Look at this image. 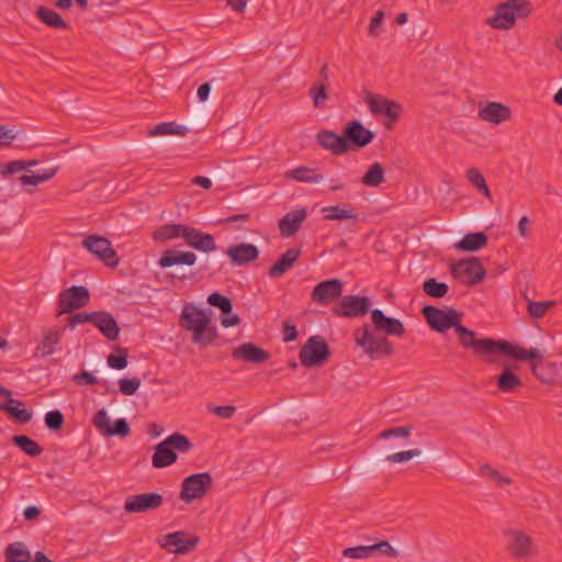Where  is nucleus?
I'll return each instance as SVG.
<instances>
[{
	"label": "nucleus",
	"instance_id": "nucleus-1",
	"mask_svg": "<svg viewBox=\"0 0 562 562\" xmlns=\"http://www.w3.org/2000/svg\"><path fill=\"white\" fill-rule=\"evenodd\" d=\"M429 327L437 333H446L454 328L460 345L464 349H474V351H527V349L515 346L506 340H494L492 338L475 337L474 331L461 325L462 313L453 308L441 310L432 305H426L422 310ZM528 351H539L536 347H530Z\"/></svg>",
	"mask_w": 562,
	"mask_h": 562
},
{
	"label": "nucleus",
	"instance_id": "nucleus-2",
	"mask_svg": "<svg viewBox=\"0 0 562 562\" xmlns=\"http://www.w3.org/2000/svg\"><path fill=\"white\" fill-rule=\"evenodd\" d=\"M371 319L373 328L370 325H364L355 330L357 345L364 348L366 351H391L392 345L380 334L401 337L405 333L403 323L397 318L386 316L379 308L371 312Z\"/></svg>",
	"mask_w": 562,
	"mask_h": 562
},
{
	"label": "nucleus",
	"instance_id": "nucleus-3",
	"mask_svg": "<svg viewBox=\"0 0 562 562\" xmlns=\"http://www.w3.org/2000/svg\"><path fill=\"white\" fill-rule=\"evenodd\" d=\"M180 325L192 331V340L203 347L212 344L217 337L215 327L211 325L210 315L192 305L183 307Z\"/></svg>",
	"mask_w": 562,
	"mask_h": 562
},
{
	"label": "nucleus",
	"instance_id": "nucleus-4",
	"mask_svg": "<svg viewBox=\"0 0 562 562\" xmlns=\"http://www.w3.org/2000/svg\"><path fill=\"white\" fill-rule=\"evenodd\" d=\"M529 361L532 373L542 383L555 384L562 380V361L553 353H506Z\"/></svg>",
	"mask_w": 562,
	"mask_h": 562
},
{
	"label": "nucleus",
	"instance_id": "nucleus-5",
	"mask_svg": "<svg viewBox=\"0 0 562 562\" xmlns=\"http://www.w3.org/2000/svg\"><path fill=\"white\" fill-rule=\"evenodd\" d=\"M531 11V3L527 0H506L495 7L494 14L485 23L492 29L508 31L517 20L529 16Z\"/></svg>",
	"mask_w": 562,
	"mask_h": 562
},
{
	"label": "nucleus",
	"instance_id": "nucleus-6",
	"mask_svg": "<svg viewBox=\"0 0 562 562\" xmlns=\"http://www.w3.org/2000/svg\"><path fill=\"white\" fill-rule=\"evenodd\" d=\"M192 449L189 438L182 434L175 432L155 447L151 458L154 468L160 469L171 465L177 461V451L188 452Z\"/></svg>",
	"mask_w": 562,
	"mask_h": 562
},
{
	"label": "nucleus",
	"instance_id": "nucleus-7",
	"mask_svg": "<svg viewBox=\"0 0 562 562\" xmlns=\"http://www.w3.org/2000/svg\"><path fill=\"white\" fill-rule=\"evenodd\" d=\"M505 551L515 560L528 561L538 555L532 538L524 530L506 528L503 531Z\"/></svg>",
	"mask_w": 562,
	"mask_h": 562
},
{
	"label": "nucleus",
	"instance_id": "nucleus-8",
	"mask_svg": "<svg viewBox=\"0 0 562 562\" xmlns=\"http://www.w3.org/2000/svg\"><path fill=\"white\" fill-rule=\"evenodd\" d=\"M81 245L106 267L116 268L119 266L120 259L108 238L99 235H89L83 238Z\"/></svg>",
	"mask_w": 562,
	"mask_h": 562
},
{
	"label": "nucleus",
	"instance_id": "nucleus-9",
	"mask_svg": "<svg viewBox=\"0 0 562 562\" xmlns=\"http://www.w3.org/2000/svg\"><path fill=\"white\" fill-rule=\"evenodd\" d=\"M213 479L209 472L187 476L181 484L180 498L189 504L202 498L212 487Z\"/></svg>",
	"mask_w": 562,
	"mask_h": 562
},
{
	"label": "nucleus",
	"instance_id": "nucleus-10",
	"mask_svg": "<svg viewBox=\"0 0 562 562\" xmlns=\"http://www.w3.org/2000/svg\"><path fill=\"white\" fill-rule=\"evenodd\" d=\"M451 274L454 278L465 277L464 284L475 285L482 282L486 276V270L476 257L459 260L451 267Z\"/></svg>",
	"mask_w": 562,
	"mask_h": 562
},
{
	"label": "nucleus",
	"instance_id": "nucleus-11",
	"mask_svg": "<svg viewBox=\"0 0 562 562\" xmlns=\"http://www.w3.org/2000/svg\"><path fill=\"white\" fill-rule=\"evenodd\" d=\"M90 293L86 286L72 285L64 290L58 295V310L59 314H67L74 310L81 308L88 304Z\"/></svg>",
	"mask_w": 562,
	"mask_h": 562
},
{
	"label": "nucleus",
	"instance_id": "nucleus-12",
	"mask_svg": "<svg viewBox=\"0 0 562 562\" xmlns=\"http://www.w3.org/2000/svg\"><path fill=\"white\" fill-rule=\"evenodd\" d=\"M501 355L504 356V359L501 360L502 373L496 380V385L502 392L513 393L521 386V380L515 373L518 368L517 362L521 360L515 356Z\"/></svg>",
	"mask_w": 562,
	"mask_h": 562
},
{
	"label": "nucleus",
	"instance_id": "nucleus-13",
	"mask_svg": "<svg viewBox=\"0 0 562 562\" xmlns=\"http://www.w3.org/2000/svg\"><path fill=\"white\" fill-rule=\"evenodd\" d=\"M342 135L346 139L348 151L364 148L372 143L374 138V133L358 120L347 122L344 126Z\"/></svg>",
	"mask_w": 562,
	"mask_h": 562
},
{
	"label": "nucleus",
	"instance_id": "nucleus-14",
	"mask_svg": "<svg viewBox=\"0 0 562 562\" xmlns=\"http://www.w3.org/2000/svg\"><path fill=\"white\" fill-rule=\"evenodd\" d=\"M370 306L371 301L368 296L346 295L333 307V313L346 318L361 317L369 312Z\"/></svg>",
	"mask_w": 562,
	"mask_h": 562
},
{
	"label": "nucleus",
	"instance_id": "nucleus-15",
	"mask_svg": "<svg viewBox=\"0 0 562 562\" xmlns=\"http://www.w3.org/2000/svg\"><path fill=\"white\" fill-rule=\"evenodd\" d=\"M198 543L199 537L189 536L183 531L168 533L159 539L160 547L175 554L189 553Z\"/></svg>",
	"mask_w": 562,
	"mask_h": 562
},
{
	"label": "nucleus",
	"instance_id": "nucleus-16",
	"mask_svg": "<svg viewBox=\"0 0 562 562\" xmlns=\"http://www.w3.org/2000/svg\"><path fill=\"white\" fill-rule=\"evenodd\" d=\"M164 504V497L156 492L131 495L126 498V513L142 514L158 509Z\"/></svg>",
	"mask_w": 562,
	"mask_h": 562
},
{
	"label": "nucleus",
	"instance_id": "nucleus-17",
	"mask_svg": "<svg viewBox=\"0 0 562 562\" xmlns=\"http://www.w3.org/2000/svg\"><path fill=\"white\" fill-rule=\"evenodd\" d=\"M477 116L484 122L499 125L509 121L513 116V112L512 109L504 103L486 101L479 103Z\"/></svg>",
	"mask_w": 562,
	"mask_h": 562
},
{
	"label": "nucleus",
	"instance_id": "nucleus-18",
	"mask_svg": "<svg viewBox=\"0 0 562 562\" xmlns=\"http://www.w3.org/2000/svg\"><path fill=\"white\" fill-rule=\"evenodd\" d=\"M344 283L339 279H330L316 284L311 293V299L317 304L327 305L341 296Z\"/></svg>",
	"mask_w": 562,
	"mask_h": 562
},
{
	"label": "nucleus",
	"instance_id": "nucleus-19",
	"mask_svg": "<svg viewBox=\"0 0 562 562\" xmlns=\"http://www.w3.org/2000/svg\"><path fill=\"white\" fill-rule=\"evenodd\" d=\"M93 425L104 436H119L125 438L130 435L131 429L125 418H119L114 422L113 426L110 424V418L105 409H100L93 417Z\"/></svg>",
	"mask_w": 562,
	"mask_h": 562
},
{
	"label": "nucleus",
	"instance_id": "nucleus-20",
	"mask_svg": "<svg viewBox=\"0 0 562 562\" xmlns=\"http://www.w3.org/2000/svg\"><path fill=\"white\" fill-rule=\"evenodd\" d=\"M366 103L373 115L382 114L392 121H397L402 113V105L400 103L383 97L368 94Z\"/></svg>",
	"mask_w": 562,
	"mask_h": 562
},
{
	"label": "nucleus",
	"instance_id": "nucleus-21",
	"mask_svg": "<svg viewBox=\"0 0 562 562\" xmlns=\"http://www.w3.org/2000/svg\"><path fill=\"white\" fill-rule=\"evenodd\" d=\"M317 145L328 150L334 156H341L348 153V146L344 135H339L333 131L322 130L315 136Z\"/></svg>",
	"mask_w": 562,
	"mask_h": 562
},
{
	"label": "nucleus",
	"instance_id": "nucleus-22",
	"mask_svg": "<svg viewBox=\"0 0 562 562\" xmlns=\"http://www.w3.org/2000/svg\"><path fill=\"white\" fill-rule=\"evenodd\" d=\"M183 239L188 246L199 251L211 252L216 249V243L213 235L201 232L191 226H187Z\"/></svg>",
	"mask_w": 562,
	"mask_h": 562
},
{
	"label": "nucleus",
	"instance_id": "nucleus-23",
	"mask_svg": "<svg viewBox=\"0 0 562 562\" xmlns=\"http://www.w3.org/2000/svg\"><path fill=\"white\" fill-rule=\"evenodd\" d=\"M226 255L232 265L244 266L256 260L259 256V250L254 244L243 243L229 246L226 249Z\"/></svg>",
	"mask_w": 562,
	"mask_h": 562
},
{
	"label": "nucleus",
	"instance_id": "nucleus-24",
	"mask_svg": "<svg viewBox=\"0 0 562 562\" xmlns=\"http://www.w3.org/2000/svg\"><path fill=\"white\" fill-rule=\"evenodd\" d=\"M306 216H307V212L305 209H299V210L286 213L279 221V229H280L281 236H283V237L294 236L297 233V231L300 229V227L302 226Z\"/></svg>",
	"mask_w": 562,
	"mask_h": 562
},
{
	"label": "nucleus",
	"instance_id": "nucleus-25",
	"mask_svg": "<svg viewBox=\"0 0 562 562\" xmlns=\"http://www.w3.org/2000/svg\"><path fill=\"white\" fill-rule=\"evenodd\" d=\"M94 318L92 325L98 328L109 340H115L120 333V327L115 318L105 311L93 312Z\"/></svg>",
	"mask_w": 562,
	"mask_h": 562
},
{
	"label": "nucleus",
	"instance_id": "nucleus-26",
	"mask_svg": "<svg viewBox=\"0 0 562 562\" xmlns=\"http://www.w3.org/2000/svg\"><path fill=\"white\" fill-rule=\"evenodd\" d=\"M7 402H0V411L8 413V415L16 423L27 424L32 419V412L24 407V404L10 396H4Z\"/></svg>",
	"mask_w": 562,
	"mask_h": 562
},
{
	"label": "nucleus",
	"instance_id": "nucleus-27",
	"mask_svg": "<svg viewBox=\"0 0 562 562\" xmlns=\"http://www.w3.org/2000/svg\"><path fill=\"white\" fill-rule=\"evenodd\" d=\"M196 261V256L192 251H180L169 249L162 252L158 265L161 268H169L177 265L193 266Z\"/></svg>",
	"mask_w": 562,
	"mask_h": 562
},
{
	"label": "nucleus",
	"instance_id": "nucleus-28",
	"mask_svg": "<svg viewBox=\"0 0 562 562\" xmlns=\"http://www.w3.org/2000/svg\"><path fill=\"white\" fill-rule=\"evenodd\" d=\"M300 248H290L268 269V276L272 279L282 277L299 259Z\"/></svg>",
	"mask_w": 562,
	"mask_h": 562
},
{
	"label": "nucleus",
	"instance_id": "nucleus-29",
	"mask_svg": "<svg viewBox=\"0 0 562 562\" xmlns=\"http://www.w3.org/2000/svg\"><path fill=\"white\" fill-rule=\"evenodd\" d=\"M286 179L301 183L317 184L324 180V176L317 168L301 166L284 173Z\"/></svg>",
	"mask_w": 562,
	"mask_h": 562
},
{
	"label": "nucleus",
	"instance_id": "nucleus-30",
	"mask_svg": "<svg viewBox=\"0 0 562 562\" xmlns=\"http://www.w3.org/2000/svg\"><path fill=\"white\" fill-rule=\"evenodd\" d=\"M322 213L326 221L358 220V214L355 210L346 204L324 206Z\"/></svg>",
	"mask_w": 562,
	"mask_h": 562
},
{
	"label": "nucleus",
	"instance_id": "nucleus-31",
	"mask_svg": "<svg viewBox=\"0 0 562 562\" xmlns=\"http://www.w3.org/2000/svg\"><path fill=\"white\" fill-rule=\"evenodd\" d=\"M487 244V236L484 232L465 234L457 244L456 248L464 251H477Z\"/></svg>",
	"mask_w": 562,
	"mask_h": 562
},
{
	"label": "nucleus",
	"instance_id": "nucleus-32",
	"mask_svg": "<svg viewBox=\"0 0 562 562\" xmlns=\"http://www.w3.org/2000/svg\"><path fill=\"white\" fill-rule=\"evenodd\" d=\"M36 18L49 27L57 30H67L69 24L64 21L61 15L46 7H38L35 12Z\"/></svg>",
	"mask_w": 562,
	"mask_h": 562
},
{
	"label": "nucleus",
	"instance_id": "nucleus-33",
	"mask_svg": "<svg viewBox=\"0 0 562 562\" xmlns=\"http://www.w3.org/2000/svg\"><path fill=\"white\" fill-rule=\"evenodd\" d=\"M188 225L184 224H166L158 227L153 233V238L155 241L164 243L170 239H175L178 237L183 238V234L187 229Z\"/></svg>",
	"mask_w": 562,
	"mask_h": 562
},
{
	"label": "nucleus",
	"instance_id": "nucleus-34",
	"mask_svg": "<svg viewBox=\"0 0 562 562\" xmlns=\"http://www.w3.org/2000/svg\"><path fill=\"white\" fill-rule=\"evenodd\" d=\"M385 179V170L382 164L374 162L369 167L366 173L361 178L363 186L369 188H375L380 186Z\"/></svg>",
	"mask_w": 562,
	"mask_h": 562
},
{
	"label": "nucleus",
	"instance_id": "nucleus-35",
	"mask_svg": "<svg viewBox=\"0 0 562 562\" xmlns=\"http://www.w3.org/2000/svg\"><path fill=\"white\" fill-rule=\"evenodd\" d=\"M7 562H30L31 552L23 542L10 543L5 549Z\"/></svg>",
	"mask_w": 562,
	"mask_h": 562
},
{
	"label": "nucleus",
	"instance_id": "nucleus-36",
	"mask_svg": "<svg viewBox=\"0 0 562 562\" xmlns=\"http://www.w3.org/2000/svg\"><path fill=\"white\" fill-rule=\"evenodd\" d=\"M188 133V128L184 125L177 124L175 122H162L155 125L148 131V136L158 135H181L184 136Z\"/></svg>",
	"mask_w": 562,
	"mask_h": 562
},
{
	"label": "nucleus",
	"instance_id": "nucleus-37",
	"mask_svg": "<svg viewBox=\"0 0 562 562\" xmlns=\"http://www.w3.org/2000/svg\"><path fill=\"white\" fill-rule=\"evenodd\" d=\"M12 442L27 456L35 458L42 454L43 448L33 439L25 435H15Z\"/></svg>",
	"mask_w": 562,
	"mask_h": 562
},
{
	"label": "nucleus",
	"instance_id": "nucleus-38",
	"mask_svg": "<svg viewBox=\"0 0 562 562\" xmlns=\"http://www.w3.org/2000/svg\"><path fill=\"white\" fill-rule=\"evenodd\" d=\"M465 178L481 194H483L488 200L492 199V193L488 189L485 178L477 168L472 167L468 169L465 172Z\"/></svg>",
	"mask_w": 562,
	"mask_h": 562
},
{
	"label": "nucleus",
	"instance_id": "nucleus-39",
	"mask_svg": "<svg viewBox=\"0 0 562 562\" xmlns=\"http://www.w3.org/2000/svg\"><path fill=\"white\" fill-rule=\"evenodd\" d=\"M57 171H58V167H53V168L45 169L42 172H38L36 175H34V173L23 175V176L19 177L18 180L23 187L36 186L38 183H42V182H45V181L52 179L57 173Z\"/></svg>",
	"mask_w": 562,
	"mask_h": 562
},
{
	"label": "nucleus",
	"instance_id": "nucleus-40",
	"mask_svg": "<svg viewBox=\"0 0 562 562\" xmlns=\"http://www.w3.org/2000/svg\"><path fill=\"white\" fill-rule=\"evenodd\" d=\"M424 292L435 299L443 297L449 290V286L445 282H438L436 279L430 278L423 284Z\"/></svg>",
	"mask_w": 562,
	"mask_h": 562
},
{
	"label": "nucleus",
	"instance_id": "nucleus-41",
	"mask_svg": "<svg viewBox=\"0 0 562 562\" xmlns=\"http://www.w3.org/2000/svg\"><path fill=\"white\" fill-rule=\"evenodd\" d=\"M207 303L211 306L217 307L223 315L231 314L233 304L229 297L218 292H214L207 296Z\"/></svg>",
	"mask_w": 562,
	"mask_h": 562
},
{
	"label": "nucleus",
	"instance_id": "nucleus-42",
	"mask_svg": "<svg viewBox=\"0 0 562 562\" xmlns=\"http://www.w3.org/2000/svg\"><path fill=\"white\" fill-rule=\"evenodd\" d=\"M308 94L313 100L314 108H316V109L323 108L324 102L328 98V94L326 91V85L324 82L314 83L311 87Z\"/></svg>",
	"mask_w": 562,
	"mask_h": 562
},
{
	"label": "nucleus",
	"instance_id": "nucleus-43",
	"mask_svg": "<svg viewBox=\"0 0 562 562\" xmlns=\"http://www.w3.org/2000/svg\"><path fill=\"white\" fill-rule=\"evenodd\" d=\"M330 353H300L302 366L307 368L321 367L329 359Z\"/></svg>",
	"mask_w": 562,
	"mask_h": 562
},
{
	"label": "nucleus",
	"instance_id": "nucleus-44",
	"mask_svg": "<svg viewBox=\"0 0 562 562\" xmlns=\"http://www.w3.org/2000/svg\"><path fill=\"white\" fill-rule=\"evenodd\" d=\"M420 454L422 450L416 448L389 454L386 456L385 461L389 463H404L415 457H419Z\"/></svg>",
	"mask_w": 562,
	"mask_h": 562
},
{
	"label": "nucleus",
	"instance_id": "nucleus-45",
	"mask_svg": "<svg viewBox=\"0 0 562 562\" xmlns=\"http://www.w3.org/2000/svg\"><path fill=\"white\" fill-rule=\"evenodd\" d=\"M300 351H329V349L324 337L315 335L307 339Z\"/></svg>",
	"mask_w": 562,
	"mask_h": 562
},
{
	"label": "nucleus",
	"instance_id": "nucleus-46",
	"mask_svg": "<svg viewBox=\"0 0 562 562\" xmlns=\"http://www.w3.org/2000/svg\"><path fill=\"white\" fill-rule=\"evenodd\" d=\"M555 303L553 301H544V302H528V313L533 318H541L544 316L546 312L549 307L553 306Z\"/></svg>",
	"mask_w": 562,
	"mask_h": 562
},
{
	"label": "nucleus",
	"instance_id": "nucleus-47",
	"mask_svg": "<svg viewBox=\"0 0 562 562\" xmlns=\"http://www.w3.org/2000/svg\"><path fill=\"white\" fill-rule=\"evenodd\" d=\"M481 473L492 479L501 487L509 485L512 483V480L509 477L502 475L496 469L492 468L488 464L482 465Z\"/></svg>",
	"mask_w": 562,
	"mask_h": 562
},
{
	"label": "nucleus",
	"instance_id": "nucleus-48",
	"mask_svg": "<svg viewBox=\"0 0 562 562\" xmlns=\"http://www.w3.org/2000/svg\"><path fill=\"white\" fill-rule=\"evenodd\" d=\"M342 555L349 559H367L372 557V549L371 546L346 548L342 551Z\"/></svg>",
	"mask_w": 562,
	"mask_h": 562
},
{
	"label": "nucleus",
	"instance_id": "nucleus-49",
	"mask_svg": "<svg viewBox=\"0 0 562 562\" xmlns=\"http://www.w3.org/2000/svg\"><path fill=\"white\" fill-rule=\"evenodd\" d=\"M44 422L46 427L50 430H59L64 424V415L60 411H50L46 413Z\"/></svg>",
	"mask_w": 562,
	"mask_h": 562
},
{
	"label": "nucleus",
	"instance_id": "nucleus-50",
	"mask_svg": "<svg viewBox=\"0 0 562 562\" xmlns=\"http://www.w3.org/2000/svg\"><path fill=\"white\" fill-rule=\"evenodd\" d=\"M140 386V379L138 378H124L119 380L120 392L124 395H133Z\"/></svg>",
	"mask_w": 562,
	"mask_h": 562
},
{
	"label": "nucleus",
	"instance_id": "nucleus-51",
	"mask_svg": "<svg viewBox=\"0 0 562 562\" xmlns=\"http://www.w3.org/2000/svg\"><path fill=\"white\" fill-rule=\"evenodd\" d=\"M412 428L408 426H398V427H392L389 429L383 430L380 435V439H389L392 437H402V438H408L411 435Z\"/></svg>",
	"mask_w": 562,
	"mask_h": 562
},
{
	"label": "nucleus",
	"instance_id": "nucleus-52",
	"mask_svg": "<svg viewBox=\"0 0 562 562\" xmlns=\"http://www.w3.org/2000/svg\"><path fill=\"white\" fill-rule=\"evenodd\" d=\"M371 549H372V555L379 551L380 553H382L383 555H386V557H391V558H397L398 557V551L396 549H394L391 543L386 540H383V541H380L378 543H374V544H371Z\"/></svg>",
	"mask_w": 562,
	"mask_h": 562
},
{
	"label": "nucleus",
	"instance_id": "nucleus-53",
	"mask_svg": "<svg viewBox=\"0 0 562 562\" xmlns=\"http://www.w3.org/2000/svg\"><path fill=\"white\" fill-rule=\"evenodd\" d=\"M93 312H79L68 317V326L75 328L79 324L93 322Z\"/></svg>",
	"mask_w": 562,
	"mask_h": 562
},
{
	"label": "nucleus",
	"instance_id": "nucleus-54",
	"mask_svg": "<svg viewBox=\"0 0 562 562\" xmlns=\"http://www.w3.org/2000/svg\"><path fill=\"white\" fill-rule=\"evenodd\" d=\"M127 353H110L108 357V366L110 368L122 370L127 366Z\"/></svg>",
	"mask_w": 562,
	"mask_h": 562
},
{
	"label": "nucleus",
	"instance_id": "nucleus-55",
	"mask_svg": "<svg viewBox=\"0 0 562 562\" xmlns=\"http://www.w3.org/2000/svg\"><path fill=\"white\" fill-rule=\"evenodd\" d=\"M384 12L383 11H376L373 18L370 21L368 32L371 36H378L380 34V29L384 20Z\"/></svg>",
	"mask_w": 562,
	"mask_h": 562
},
{
	"label": "nucleus",
	"instance_id": "nucleus-56",
	"mask_svg": "<svg viewBox=\"0 0 562 562\" xmlns=\"http://www.w3.org/2000/svg\"><path fill=\"white\" fill-rule=\"evenodd\" d=\"M238 360L250 363H262L268 360L269 353H233Z\"/></svg>",
	"mask_w": 562,
	"mask_h": 562
},
{
	"label": "nucleus",
	"instance_id": "nucleus-57",
	"mask_svg": "<svg viewBox=\"0 0 562 562\" xmlns=\"http://www.w3.org/2000/svg\"><path fill=\"white\" fill-rule=\"evenodd\" d=\"M72 380L77 385H94L98 383V378L88 371L75 374Z\"/></svg>",
	"mask_w": 562,
	"mask_h": 562
},
{
	"label": "nucleus",
	"instance_id": "nucleus-58",
	"mask_svg": "<svg viewBox=\"0 0 562 562\" xmlns=\"http://www.w3.org/2000/svg\"><path fill=\"white\" fill-rule=\"evenodd\" d=\"M209 411L221 418L228 419L235 414L236 407L233 405L211 406Z\"/></svg>",
	"mask_w": 562,
	"mask_h": 562
},
{
	"label": "nucleus",
	"instance_id": "nucleus-59",
	"mask_svg": "<svg viewBox=\"0 0 562 562\" xmlns=\"http://www.w3.org/2000/svg\"><path fill=\"white\" fill-rule=\"evenodd\" d=\"M16 134L8 125H0V146H9L16 138Z\"/></svg>",
	"mask_w": 562,
	"mask_h": 562
},
{
	"label": "nucleus",
	"instance_id": "nucleus-60",
	"mask_svg": "<svg viewBox=\"0 0 562 562\" xmlns=\"http://www.w3.org/2000/svg\"><path fill=\"white\" fill-rule=\"evenodd\" d=\"M297 337V330L295 325L291 324L289 321L283 323L282 329V341L291 342L294 341Z\"/></svg>",
	"mask_w": 562,
	"mask_h": 562
},
{
	"label": "nucleus",
	"instance_id": "nucleus-61",
	"mask_svg": "<svg viewBox=\"0 0 562 562\" xmlns=\"http://www.w3.org/2000/svg\"><path fill=\"white\" fill-rule=\"evenodd\" d=\"M26 169V164L23 160H13L5 165L4 171L2 173L5 175H13L20 171H23Z\"/></svg>",
	"mask_w": 562,
	"mask_h": 562
},
{
	"label": "nucleus",
	"instance_id": "nucleus-62",
	"mask_svg": "<svg viewBox=\"0 0 562 562\" xmlns=\"http://www.w3.org/2000/svg\"><path fill=\"white\" fill-rule=\"evenodd\" d=\"M58 341V334L53 330H48L43 339V348H52Z\"/></svg>",
	"mask_w": 562,
	"mask_h": 562
},
{
	"label": "nucleus",
	"instance_id": "nucleus-63",
	"mask_svg": "<svg viewBox=\"0 0 562 562\" xmlns=\"http://www.w3.org/2000/svg\"><path fill=\"white\" fill-rule=\"evenodd\" d=\"M530 220L527 216H522L518 222V232L521 237L526 238L529 236L528 225Z\"/></svg>",
	"mask_w": 562,
	"mask_h": 562
},
{
	"label": "nucleus",
	"instance_id": "nucleus-64",
	"mask_svg": "<svg viewBox=\"0 0 562 562\" xmlns=\"http://www.w3.org/2000/svg\"><path fill=\"white\" fill-rule=\"evenodd\" d=\"M211 92V85L209 82L202 83L198 89V98L200 101H206Z\"/></svg>",
	"mask_w": 562,
	"mask_h": 562
}]
</instances>
